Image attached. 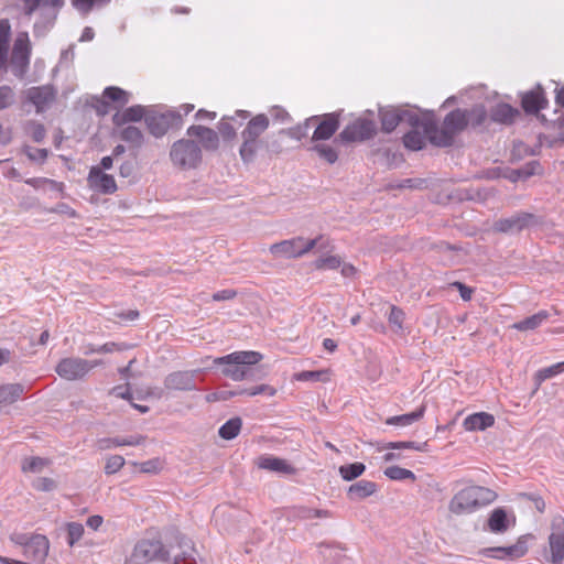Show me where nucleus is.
<instances>
[{"instance_id": "obj_44", "label": "nucleus", "mask_w": 564, "mask_h": 564, "mask_svg": "<svg viewBox=\"0 0 564 564\" xmlns=\"http://www.w3.org/2000/svg\"><path fill=\"white\" fill-rule=\"evenodd\" d=\"M313 265L316 270H335L341 265V259L338 256H325L316 259Z\"/></svg>"}, {"instance_id": "obj_12", "label": "nucleus", "mask_w": 564, "mask_h": 564, "mask_svg": "<svg viewBox=\"0 0 564 564\" xmlns=\"http://www.w3.org/2000/svg\"><path fill=\"white\" fill-rule=\"evenodd\" d=\"M551 530L549 536V560L553 564H560L564 560V517H554L551 522Z\"/></svg>"}, {"instance_id": "obj_2", "label": "nucleus", "mask_w": 564, "mask_h": 564, "mask_svg": "<svg viewBox=\"0 0 564 564\" xmlns=\"http://www.w3.org/2000/svg\"><path fill=\"white\" fill-rule=\"evenodd\" d=\"M466 116V110L457 108L445 116L441 128L433 121L424 123V132L432 144L441 148L452 147L455 137L468 126Z\"/></svg>"}, {"instance_id": "obj_17", "label": "nucleus", "mask_w": 564, "mask_h": 564, "mask_svg": "<svg viewBox=\"0 0 564 564\" xmlns=\"http://www.w3.org/2000/svg\"><path fill=\"white\" fill-rule=\"evenodd\" d=\"M339 112H330L319 116L311 142L326 141L330 139L339 128Z\"/></svg>"}, {"instance_id": "obj_31", "label": "nucleus", "mask_w": 564, "mask_h": 564, "mask_svg": "<svg viewBox=\"0 0 564 564\" xmlns=\"http://www.w3.org/2000/svg\"><path fill=\"white\" fill-rule=\"evenodd\" d=\"M381 128L384 132H392L401 122L400 108L380 109Z\"/></svg>"}, {"instance_id": "obj_54", "label": "nucleus", "mask_w": 564, "mask_h": 564, "mask_svg": "<svg viewBox=\"0 0 564 564\" xmlns=\"http://www.w3.org/2000/svg\"><path fill=\"white\" fill-rule=\"evenodd\" d=\"M126 460L122 456L120 455H112L110 457L107 458V462H106V465H105V473L107 475H112V474H116L117 471H119L123 465H124Z\"/></svg>"}, {"instance_id": "obj_36", "label": "nucleus", "mask_w": 564, "mask_h": 564, "mask_svg": "<svg viewBox=\"0 0 564 564\" xmlns=\"http://www.w3.org/2000/svg\"><path fill=\"white\" fill-rule=\"evenodd\" d=\"M488 527L495 533H501L508 529L507 513L502 508H497L491 512L488 519Z\"/></svg>"}, {"instance_id": "obj_9", "label": "nucleus", "mask_w": 564, "mask_h": 564, "mask_svg": "<svg viewBox=\"0 0 564 564\" xmlns=\"http://www.w3.org/2000/svg\"><path fill=\"white\" fill-rule=\"evenodd\" d=\"M32 47L26 32L19 33L12 48L11 69L12 74L23 79L29 70Z\"/></svg>"}, {"instance_id": "obj_57", "label": "nucleus", "mask_w": 564, "mask_h": 564, "mask_svg": "<svg viewBox=\"0 0 564 564\" xmlns=\"http://www.w3.org/2000/svg\"><path fill=\"white\" fill-rule=\"evenodd\" d=\"M32 486L39 491H52L56 488V482L52 478L40 477L33 481Z\"/></svg>"}, {"instance_id": "obj_7", "label": "nucleus", "mask_w": 564, "mask_h": 564, "mask_svg": "<svg viewBox=\"0 0 564 564\" xmlns=\"http://www.w3.org/2000/svg\"><path fill=\"white\" fill-rule=\"evenodd\" d=\"M13 543L23 546V553L28 560L43 562L50 550V542L45 535L34 534L29 536L25 533L13 532L10 535Z\"/></svg>"}, {"instance_id": "obj_13", "label": "nucleus", "mask_w": 564, "mask_h": 564, "mask_svg": "<svg viewBox=\"0 0 564 564\" xmlns=\"http://www.w3.org/2000/svg\"><path fill=\"white\" fill-rule=\"evenodd\" d=\"M535 223L536 218L533 214L519 212L508 218L496 220L492 228L496 232L517 234Z\"/></svg>"}, {"instance_id": "obj_53", "label": "nucleus", "mask_w": 564, "mask_h": 564, "mask_svg": "<svg viewBox=\"0 0 564 564\" xmlns=\"http://www.w3.org/2000/svg\"><path fill=\"white\" fill-rule=\"evenodd\" d=\"M28 132L30 133L32 140L37 143L42 142L46 135L44 126L36 121L28 122Z\"/></svg>"}, {"instance_id": "obj_50", "label": "nucleus", "mask_w": 564, "mask_h": 564, "mask_svg": "<svg viewBox=\"0 0 564 564\" xmlns=\"http://www.w3.org/2000/svg\"><path fill=\"white\" fill-rule=\"evenodd\" d=\"M15 102V93L8 85L0 86V110L11 107Z\"/></svg>"}, {"instance_id": "obj_62", "label": "nucleus", "mask_w": 564, "mask_h": 564, "mask_svg": "<svg viewBox=\"0 0 564 564\" xmlns=\"http://www.w3.org/2000/svg\"><path fill=\"white\" fill-rule=\"evenodd\" d=\"M23 3V12L26 17L32 14L43 4V0H21Z\"/></svg>"}, {"instance_id": "obj_41", "label": "nucleus", "mask_w": 564, "mask_h": 564, "mask_svg": "<svg viewBox=\"0 0 564 564\" xmlns=\"http://www.w3.org/2000/svg\"><path fill=\"white\" fill-rule=\"evenodd\" d=\"M466 110V117H468V124L473 128L480 127L487 119V111L482 105H475L470 109Z\"/></svg>"}, {"instance_id": "obj_28", "label": "nucleus", "mask_w": 564, "mask_h": 564, "mask_svg": "<svg viewBox=\"0 0 564 564\" xmlns=\"http://www.w3.org/2000/svg\"><path fill=\"white\" fill-rule=\"evenodd\" d=\"M102 98L105 99L102 101L105 108L108 107L107 100L116 104L117 108H122L130 101L131 93L117 86H109L104 89Z\"/></svg>"}, {"instance_id": "obj_49", "label": "nucleus", "mask_w": 564, "mask_h": 564, "mask_svg": "<svg viewBox=\"0 0 564 564\" xmlns=\"http://www.w3.org/2000/svg\"><path fill=\"white\" fill-rule=\"evenodd\" d=\"M400 118L401 122H406L409 126L415 129L420 127L424 129V123L430 121L421 119L414 111L406 109H400Z\"/></svg>"}, {"instance_id": "obj_35", "label": "nucleus", "mask_w": 564, "mask_h": 564, "mask_svg": "<svg viewBox=\"0 0 564 564\" xmlns=\"http://www.w3.org/2000/svg\"><path fill=\"white\" fill-rule=\"evenodd\" d=\"M311 151L315 152L318 158L328 164H334L338 160V151L327 143L312 142Z\"/></svg>"}, {"instance_id": "obj_21", "label": "nucleus", "mask_w": 564, "mask_h": 564, "mask_svg": "<svg viewBox=\"0 0 564 564\" xmlns=\"http://www.w3.org/2000/svg\"><path fill=\"white\" fill-rule=\"evenodd\" d=\"M151 109H148L147 107L142 105H134L131 107L126 108L123 111H117L112 116V122L115 126H123L128 122H139L144 118V121L147 122V115H149V111Z\"/></svg>"}, {"instance_id": "obj_25", "label": "nucleus", "mask_w": 564, "mask_h": 564, "mask_svg": "<svg viewBox=\"0 0 564 564\" xmlns=\"http://www.w3.org/2000/svg\"><path fill=\"white\" fill-rule=\"evenodd\" d=\"M495 424V416L487 412H478L468 415L463 426L466 431H485Z\"/></svg>"}, {"instance_id": "obj_52", "label": "nucleus", "mask_w": 564, "mask_h": 564, "mask_svg": "<svg viewBox=\"0 0 564 564\" xmlns=\"http://www.w3.org/2000/svg\"><path fill=\"white\" fill-rule=\"evenodd\" d=\"M426 446H427L426 442L416 443V442L408 441V442H390L387 444L386 448H390V449L409 448V449H414L417 452H424Z\"/></svg>"}, {"instance_id": "obj_63", "label": "nucleus", "mask_w": 564, "mask_h": 564, "mask_svg": "<svg viewBox=\"0 0 564 564\" xmlns=\"http://www.w3.org/2000/svg\"><path fill=\"white\" fill-rule=\"evenodd\" d=\"M237 295V292L235 290L226 289L218 292H215L212 295L213 301L219 302V301H228L232 300Z\"/></svg>"}, {"instance_id": "obj_33", "label": "nucleus", "mask_w": 564, "mask_h": 564, "mask_svg": "<svg viewBox=\"0 0 564 564\" xmlns=\"http://www.w3.org/2000/svg\"><path fill=\"white\" fill-rule=\"evenodd\" d=\"M131 346L126 343H105L100 346H95L93 344H88L85 346L84 355L89 356L91 354H111L115 351H123L129 349Z\"/></svg>"}, {"instance_id": "obj_1", "label": "nucleus", "mask_w": 564, "mask_h": 564, "mask_svg": "<svg viewBox=\"0 0 564 564\" xmlns=\"http://www.w3.org/2000/svg\"><path fill=\"white\" fill-rule=\"evenodd\" d=\"M262 359L258 351H235L229 355L217 357L213 360L214 365L223 366L224 376L235 380H254L258 370L254 366Z\"/></svg>"}, {"instance_id": "obj_43", "label": "nucleus", "mask_w": 564, "mask_h": 564, "mask_svg": "<svg viewBox=\"0 0 564 564\" xmlns=\"http://www.w3.org/2000/svg\"><path fill=\"white\" fill-rule=\"evenodd\" d=\"M318 119H319V116H312V117L307 118L302 124H297L296 127L289 129L288 134L292 139L301 140L307 135L308 129Z\"/></svg>"}, {"instance_id": "obj_61", "label": "nucleus", "mask_w": 564, "mask_h": 564, "mask_svg": "<svg viewBox=\"0 0 564 564\" xmlns=\"http://www.w3.org/2000/svg\"><path fill=\"white\" fill-rule=\"evenodd\" d=\"M540 167L541 165L539 161H531L527 163L524 166L520 167V172L522 173L523 180L536 174Z\"/></svg>"}, {"instance_id": "obj_38", "label": "nucleus", "mask_w": 564, "mask_h": 564, "mask_svg": "<svg viewBox=\"0 0 564 564\" xmlns=\"http://www.w3.org/2000/svg\"><path fill=\"white\" fill-rule=\"evenodd\" d=\"M425 137H427V134L424 131L422 133L416 129L411 130L404 134L403 144L409 150L419 151L423 149L425 144Z\"/></svg>"}, {"instance_id": "obj_60", "label": "nucleus", "mask_w": 564, "mask_h": 564, "mask_svg": "<svg viewBox=\"0 0 564 564\" xmlns=\"http://www.w3.org/2000/svg\"><path fill=\"white\" fill-rule=\"evenodd\" d=\"M11 35V25L8 19L0 20V45H8Z\"/></svg>"}, {"instance_id": "obj_3", "label": "nucleus", "mask_w": 564, "mask_h": 564, "mask_svg": "<svg viewBox=\"0 0 564 564\" xmlns=\"http://www.w3.org/2000/svg\"><path fill=\"white\" fill-rule=\"evenodd\" d=\"M496 498L497 494L487 487L468 486L453 496L448 503V510L455 516L470 514L490 505Z\"/></svg>"}, {"instance_id": "obj_37", "label": "nucleus", "mask_w": 564, "mask_h": 564, "mask_svg": "<svg viewBox=\"0 0 564 564\" xmlns=\"http://www.w3.org/2000/svg\"><path fill=\"white\" fill-rule=\"evenodd\" d=\"M241 426H242L241 419L236 416V417L228 420L226 423H224L220 426L218 434L221 438L230 441L239 434Z\"/></svg>"}, {"instance_id": "obj_23", "label": "nucleus", "mask_w": 564, "mask_h": 564, "mask_svg": "<svg viewBox=\"0 0 564 564\" xmlns=\"http://www.w3.org/2000/svg\"><path fill=\"white\" fill-rule=\"evenodd\" d=\"M522 108L528 113H536L541 109L545 108L547 100L544 96V91L541 86L536 89L530 90L522 96L521 100Z\"/></svg>"}, {"instance_id": "obj_11", "label": "nucleus", "mask_w": 564, "mask_h": 564, "mask_svg": "<svg viewBox=\"0 0 564 564\" xmlns=\"http://www.w3.org/2000/svg\"><path fill=\"white\" fill-rule=\"evenodd\" d=\"M89 360L78 357H67L59 360L55 367L57 375L68 381L83 379L88 372Z\"/></svg>"}, {"instance_id": "obj_40", "label": "nucleus", "mask_w": 564, "mask_h": 564, "mask_svg": "<svg viewBox=\"0 0 564 564\" xmlns=\"http://www.w3.org/2000/svg\"><path fill=\"white\" fill-rule=\"evenodd\" d=\"M120 138L124 142H129L138 148L142 145L144 140L142 131L134 126L123 128L120 132Z\"/></svg>"}, {"instance_id": "obj_64", "label": "nucleus", "mask_w": 564, "mask_h": 564, "mask_svg": "<svg viewBox=\"0 0 564 564\" xmlns=\"http://www.w3.org/2000/svg\"><path fill=\"white\" fill-rule=\"evenodd\" d=\"M271 116L275 121L285 122L290 120L289 112L282 107L275 106L271 109Z\"/></svg>"}, {"instance_id": "obj_46", "label": "nucleus", "mask_w": 564, "mask_h": 564, "mask_svg": "<svg viewBox=\"0 0 564 564\" xmlns=\"http://www.w3.org/2000/svg\"><path fill=\"white\" fill-rule=\"evenodd\" d=\"M48 459L42 457L25 458L22 463V470L30 473H41L47 465Z\"/></svg>"}, {"instance_id": "obj_8", "label": "nucleus", "mask_w": 564, "mask_h": 564, "mask_svg": "<svg viewBox=\"0 0 564 564\" xmlns=\"http://www.w3.org/2000/svg\"><path fill=\"white\" fill-rule=\"evenodd\" d=\"M182 126L183 119L180 111L169 109L160 112L151 109L147 115V128L155 138H161L171 129H180Z\"/></svg>"}, {"instance_id": "obj_20", "label": "nucleus", "mask_w": 564, "mask_h": 564, "mask_svg": "<svg viewBox=\"0 0 564 564\" xmlns=\"http://www.w3.org/2000/svg\"><path fill=\"white\" fill-rule=\"evenodd\" d=\"M186 134L189 138L199 139L200 148L206 151H216L219 148L218 133L208 127L193 124L187 128Z\"/></svg>"}, {"instance_id": "obj_18", "label": "nucleus", "mask_w": 564, "mask_h": 564, "mask_svg": "<svg viewBox=\"0 0 564 564\" xmlns=\"http://www.w3.org/2000/svg\"><path fill=\"white\" fill-rule=\"evenodd\" d=\"M56 90L52 85L31 87L26 90L28 100L35 106L36 112H44L55 100Z\"/></svg>"}, {"instance_id": "obj_55", "label": "nucleus", "mask_w": 564, "mask_h": 564, "mask_svg": "<svg viewBox=\"0 0 564 564\" xmlns=\"http://www.w3.org/2000/svg\"><path fill=\"white\" fill-rule=\"evenodd\" d=\"M246 395L254 397L258 394H265L268 397H273L276 393L275 388L269 384H259L249 389H245Z\"/></svg>"}, {"instance_id": "obj_16", "label": "nucleus", "mask_w": 564, "mask_h": 564, "mask_svg": "<svg viewBox=\"0 0 564 564\" xmlns=\"http://www.w3.org/2000/svg\"><path fill=\"white\" fill-rule=\"evenodd\" d=\"M167 551L170 552V561H173L172 564H197V551L193 541L186 536L178 538L177 544L171 546Z\"/></svg>"}, {"instance_id": "obj_51", "label": "nucleus", "mask_w": 564, "mask_h": 564, "mask_svg": "<svg viewBox=\"0 0 564 564\" xmlns=\"http://www.w3.org/2000/svg\"><path fill=\"white\" fill-rule=\"evenodd\" d=\"M564 370V362H557L555 365H552L550 367L540 369L536 372V380L539 382H542L546 379H550L552 377H555L556 375L561 373Z\"/></svg>"}, {"instance_id": "obj_19", "label": "nucleus", "mask_w": 564, "mask_h": 564, "mask_svg": "<svg viewBox=\"0 0 564 564\" xmlns=\"http://www.w3.org/2000/svg\"><path fill=\"white\" fill-rule=\"evenodd\" d=\"M87 181L89 186L98 193L107 195L117 191L113 176L102 172L100 167L91 166Z\"/></svg>"}, {"instance_id": "obj_34", "label": "nucleus", "mask_w": 564, "mask_h": 564, "mask_svg": "<svg viewBox=\"0 0 564 564\" xmlns=\"http://www.w3.org/2000/svg\"><path fill=\"white\" fill-rule=\"evenodd\" d=\"M242 143L239 149V154L243 163H252L256 159L257 152L260 148V140L241 138Z\"/></svg>"}, {"instance_id": "obj_42", "label": "nucleus", "mask_w": 564, "mask_h": 564, "mask_svg": "<svg viewBox=\"0 0 564 564\" xmlns=\"http://www.w3.org/2000/svg\"><path fill=\"white\" fill-rule=\"evenodd\" d=\"M384 476L391 480H415V475L410 469L402 468L400 466L387 467L383 471Z\"/></svg>"}, {"instance_id": "obj_32", "label": "nucleus", "mask_w": 564, "mask_h": 564, "mask_svg": "<svg viewBox=\"0 0 564 564\" xmlns=\"http://www.w3.org/2000/svg\"><path fill=\"white\" fill-rule=\"evenodd\" d=\"M425 413V405H421L419 409L411 413L390 416L386 420V424L388 425H397V426H409L414 422L421 420Z\"/></svg>"}, {"instance_id": "obj_15", "label": "nucleus", "mask_w": 564, "mask_h": 564, "mask_svg": "<svg viewBox=\"0 0 564 564\" xmlns=\"http://www.w3.org/2000/svg\"><path fill=\"white\" fill-rule=\"evenodd\" d=\"M200 372L199 369L174 371L167 375L164 379V387L167 390L175 391H192L196 389V376Z\"/></svg>"}, {"instance_id": "obj_45", "label": "nucleus", "mask_w": 564, "mask_h": 564, "mask_svg": "<svg viewBox=\"0 0 564 564\" xmlns=\"http://www.w3.org/2000/svg\"><path fill=\"white\" fill-rule=\"evenodd\" d=\"M294 516L303 520H308L313 518H327L329 512L327 510L313 509L308 507H297L294 509Z\"/></svg>"}, {"instance_id": "obj_26", "label": "nucleus", "mask_w": 564, "mask_h": 564, "mask_svg": "<svg viewBox=\"0 0 564 564\" xmlns=\"http://www.w3.org/2000/svg\"><path fill=\"white\" fill-rule=\"evenodd\" d=\"M520 115L519 110L508 104H498L490 110V118L494 122L511 124Z\"/></svg>"}, {"instance_id": "obj_4", "label": "nucleus", "mask_w": 564, "mask_h": 564, "mask_svg": "<svg viewBox=\"0 0 564 564\" xmlns=\"http://www.w3.org/2000/svg\"><path fill=\"white\" fill-rule=\"evenodd\" d=\"M170 160L181 171L197 169L203 161L200 145L192 139H180L170 148Z\"/></svg>"}, {"instance_id": "obj_39", "label": "nucleus", "mask_w": 564, "mask_h": 564, "mask_svg": "<svg viewBox=\"0 0 564 564\" xmlns=\"http://www.w3.org/2000/svg\"><path fill=\"white\" fill-rule=\"evenodd\" d=\"M366 470V466L362 463H352L348 465H341L338 469L339 475L346 481H351L361 476Z\"/></svg>"}, {"instance_id": "obj_47", "label": "nucleus", "mask_w": 564, "mask_h": 564, "mask_svg": "<svg viewBox=\"0 0 564 564\" xmlns=\"http://www.w3.org/2000/svg\"><path fill=\"white\" fill-rule=\"evenodd\" d=\"M66 541L69 546H73L75 543H77L83 534H84V527L82 523L78 522H68L66 524Z\"/></svg>"}, {"instance_id": "obj_5", "label": "nucleus", "mask_w": 564, "mask_h": 564, "mask_svg": "<svg viewBox=\"0 0 564 564\" xmlns=\"http://www.w3.org/2000/svg\"><path fill=\"white\" fill-rule=\"evenodd\" d=\"M322 239L323 236H318L314 239L294 237L271 245L269 250L275 258L295 259L303 257L317 246H319L321 249L326 248L324 245L319 243Z\"/></svg>"}, {"instance_id": "obj_29", "label": "nucleus", "mask_w": 564, "mask_h": 564, "mask_svg": "<svg viewBox=\"0 0 564 564\" xmlns=\"http://www.w3.org/2000/svg\"><path fill=\"white\" fill-rule=\"evenodd\" d=\"M25 387L21 383H7L0 386V409L18 401L24 393Z\"/></svg>"}, {"instance_id": "obj_48", "label": "nucleus", "mask_w": 564, "mask_h": 564, "mask_svg": "<svg viewBox=\"0 0 564 564\" xmlns=\"http://www.w3.org/2000/svg\"><path fill=\"white\" fill-rule=\"evenodd\" d=\"M404 316H405V314L401 308H399L394 305H392L390 307V313L388 315V322L392 326L394 332L398 333L403 329Z\"/></svg>"}, {"instance_id": "obj_10", "label": "nucleus", "mask_w": 564, "mask_h": 564, "mask_svg": "<svg viewBox=\"0 0 564 564\" xmlns=\"http://www.w3.org/2000/svg\"><path fill=\"white\" fill-rule=\"evenodd\" d=\"M377 132V124L372 119L358 118L349 123L339 133L343 142H355L371 139Z\"/></svg>"}, {"instance_id": "obj_58", "label": "nucleus", "mask_w": 564, "mask_h": 564, "mask_svg": "<svg viewBox=\"0 0 564 564\" xmlns=\"http://www.w3.org/2000/svg\"><path fill=\"white\" fill-rule=\"evenodd\" d=\"M137 465V463H133ZM140 467V471L145 474H156L161 469V462L159 458L150 459L143 463L138 464Z\"/></svg>"}, {"instance_id": "obj_27", "label": "nucleus", "mask_w": 564, "mask_h": 564, "mask_svg": "<svg viewBox=\"0 0 564 564\" xmlns=\"http://www.w3.org/2000/svg\"><path fill=\"white\" fill-rule=\"evenodd\" d=\"M377 484L370 480H359L349 486L347 496L350 500H362L377 491Z\"/></svg>"}, {"instance_id": "obj_24", "label": "nucleus", "mask_w": 564, "mask_h": 564, "mask_svg": "<svg viewBox=\"0 0 564 564\" xmlns=\"http://www.w3.org/2000/svg\"><path fill=\"white\" fill-rule=\"evenodd\" d=\"M269 118L264 113H259L251 118L246 128L241 131V138L259 140L260 135L269 128Z\"/></svg>"}, {"instance_id": "obj_6", "label": "nucleus", "mask_w": 564, "mask_h": 564, "mask_svg": "<svg viewBox=\"0 0 564 564\" xmlns=\"http://www.w3.org/2000/svg\"><path fill=\"white\" fill-rule=\"evenodd\" d=\"M131 560L133 564L170 562V552L159 539H142L134 545Z\"/></svg>"}, {"instance_id": "obj_56", "label": "nucleus", "mask_w": 564, "mask_h": 564, "mask_svg": "<svg viewBox=\"0 0 564 564\" xmlns=\"http://www.w3.org/2000/svg\"><path fill=\"white\" fill-rule=\"evenodd\" d=\"M326 375V371L314 370V371H301L295 375V379L299 381H321Z\"/></svg>"}, {"instance_id": "obj_30", "label": "nucleus", "mask_w": 564, "mask_h": 564, "mask_svg": "<svg viewBox=\"0 0 564 564\" xmlns=\"http://www.w3.org/2000/svg\"><path fill=\"white\" fill-rule=\"evenodd\" d=\"M549 318V313L546 311H540L536 314H533L529 317L523 318L513 324V328L520 332L533 330L540 327L543 323H545Z\"/></svg>"}, {"instance_id": "obj_14", "label": "nucleus", "mask_w": 564, "mask_h": 564, "mask_svg": "<svg viewBox=\"0 0 564 564\" xmlns=\"http://www.w3.org/2000/svg\"><path fill=\"white\" fill-rule=\"evenodd\" d=\"M528 552L527 538L521 536L516 544L510 546L486 547L479 551L485 557L496 560H516Z\"/></svg>"}, {"instance_id": "obj_59", "label": "nucleus", "mask_w": 564, "mask_h": 564, "mask_svg": "<svg viewBox=\"0 0 564 564\" xmlns=\"http://www.w3.org/2000/svg\"><path fill=\"white\" fill-rule=\"evenodd\" d=\"M218 130L225 140H231L236 137V130L232 124L227 121V118H223L220 120L218 123Z\"/></svg>"}, {"instance_id": "obj_22", "label": "nucleus", "mask_w": 564, "mask_h": 564, "mask_svg": "<svg viewBox=\"0 0 564 564\" xmlns=\"http://www.w3.org/2000/svg\"><path fill=\"white\" fill-rule=\"evenodd\" d=\"M258 466L262 469L282 475H294L296 473V468L292 466L288 460L272 455L260 456Z\"/></svg>"}]
</instances>
